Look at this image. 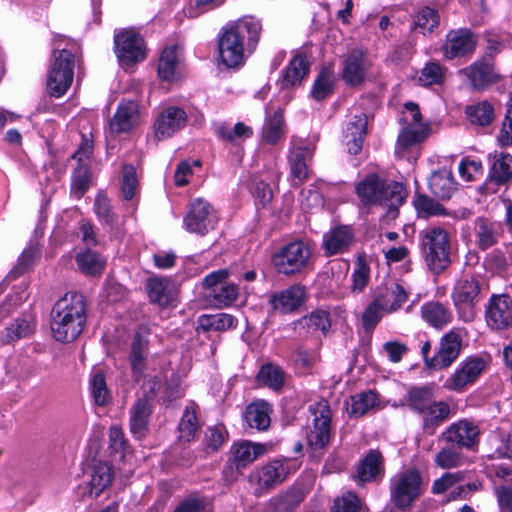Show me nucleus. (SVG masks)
<instances>
[{
  "label": "nucleus",
  "mask_w": 512,
  "mask_h": 512,
  "mask_svg": "<svg viewBox=\"0 0 512 512\" xmlns=\"http://www.w3.org/2000/svg\"><path fill=\"white\" fill-rule=\"evenodd\" d=\"M377 298L381 299L383 311L392 313L407 301L408 295L402 286L394 284L385 293L378 295Z\"/></svg>",
  "instance_id": "nucleus-50"
},
{
  "label": "nucleus",
  "mask_w": 512,
  "mask_h": 512,
  "mask_svg": "<svg viewBox=\"0 0 512 512\" xmlns=\"http://www.w3.org/2000/svg\"><path fill=\"white\" fill-rule=\"evenodd\" d=\"M217 131L221 138L230 142H237L239 140H244L253 136V128L245 125L242 122L236 123L233 128L221 125Z\"/></svg>",
  "instance_id": "nucleus-58"
},
{
  "label": "nucleus",
  "mask_w": 512,
  "mask_h": 512,
  "mask_svg": "<svg viewBox=\"0 0 512 512\" xmlns=\"http://www.w3.org/2000/svg\"><path fill=\"white\" fill-rule=\"evenodd\" d=\"M421 251L428 269L440 274L451 264L449 233L437 226H429L420 232Z\"/></svg>",
  "instance_id": "nucleus-5"
},
{
  "label": "nucleus",
  "mask_w": 512,
  "mask_h": 512,
  "mask_svg": "<svg viewBox=\"0 0 512 512\" xmlns=\"http://www.w3.org/2000/svg\"><path fill=\"white\" fill-rule=\"evenodd\" d=\"M428 187L437 198L450 199L457 190V183L450 170L445 168L434 171L428 179Z\"/></svg>",
  "instance_id": "nucleus-34"
},
{
  "label": "nucleus",
  "mask_w": 512,
  "mask_h": 512,
  "mask_svg": "<svg viewBox=\"0 0 512 512\" xmlns=\"http://www.w3.org/2000/svg\"><path fill=\"white\" fill-rule=\"evenodd\" d=\"M138 181L136 170L132 165H124L122 169L121 191L125 200H131L137 193Z\"/></svg>",
  "instance_id": "nucleus-60"
},
{
  "label": "nucleus",
  "mask_w": 512,
  "mask_h": 512,
  "mask_svg": "<svg viewBox=\"0 0 512 512\" xmlns=\"http://www.w3.org/2000/svg\"><path fill=\"white\" fill-rule=\"evenodd\" d=\"M90 393L98 406H106L112 400L111 392L107 387L105 374L94 371L90 378Z\"/></svg>",
  "instance_id": "nucleus-48"
},
{
  "label": "nucleus",
  "mask_w": 512,
  "mask_h": 512,
  "mask_svg": "<svg viewBox=\"0 0 512 512\" xmlns=\"http://www.w3.org/2000/svg\"><path fill=\"white\" fill-rule=\"evenodd\" d=\"M460 74L467 78L470 86L475 90H484L497 81V74L491 62L485 58L476 60L466 68L460 70Z\"/></svg>",
  "instance_id": "nucleus-21"
},
{
  "label": "nucleus",
  "mask_w": 512,
  "mask_h": 512,
  "mask_svg": "<svg viewBox=\"0 0 512 512\" xmlns=\"http://www.w3.org/2000/svg\"><path fill=\"white\" fill-rule=\"evenodd\" d=\"M312 250L302 240L289 242L271 255L273 268L282 275L294 276L302 273L309 265Z\"/></svg>",
  "instance_id": "nucleus-7"
},
{
  "label": "nucleus",
  "mask_w": 512,
  "mask_h": 512,
  "mask_svg": "<svg viewBox=\"0 0 512 512\" xmlns=\"http://www.w3.org/2000/svg\"><path fill=\"white\" fill-rule=\"evenodd\" d=\"M428 135V127L424 123H408L398 135L396 153L405 151L422 142Z\"/></svg>",
  "instance_id": "nucleus-40"
},
{
  "label": "nucleus",
  "mask_w": 512,
  "mask_h": 512,
  "mask_svg": "<svg viewBox=\"0 0 512 512\" xmlns=\"http://www.w3.org/2000/svg\"><path fill=\"white\" fill-rule=\"evenodd\" d=\"M330 326L329 314L326 311L317 310L296 321L294 323V330L300 336H308L314 335L317 332L326 334Z\"/></svg>",
  "instance_id": "nucleus-33"
},
{
  "label": "nucleus",
  "mask_w": 512,
  "mask_h": 512,
  "mask_svg": "<svg viewBox=\"0 0 512 512\" xmlns=\"http://www.w3.org/2000/svg\"><path fill=\"white\" fill-rule=\"evenodd\" d=\"M198 324L204 331H225L233 327L234 318L227 313L202 315L199 317Z\"/></svg>",
  "instance_id": "nucleus-52"
},
{
  "label": "nucleus",
  "mask_w": 512,
  "mask_h": 512,
  "mask_svg": "<svg viewBox=\"0 0 512 512\" xmlns=\"http://www.w3.org/2000/svg\"><path fill=\"white\" fill-rule=\"evenodd\" d=\"M287 374L281 366L268 362L261 365L258 370V384L263 385L273 392H280L285 386Z\"/></svg>",
  "instance_id": "nucleus-38"
},
{
  "label": "nucleus",
  "mask_w": 512,
  "mask_h": 512,
  "mask_svg": "<svg viewBox=\"0 0 512 512\" xmlns=\"http://www.w3.org/2000/svg\"><path fill=\"white\" fill-rule=\"evenodd\" d=\"M414 208L420 217L428 218L446 214V209L425 194H417L413 200Z\"/></svg>",
  "instance_id": "nucleus-53"
},
{
  "label": "nucleus",
  "mask_w": 512,
  "mask_h": 512,
  "mask_svg": "<svg viewBox=\"0 0 512 512\" xmlns=\"http://www.w3.org/2000/svg\"><path fill=\"white\" fill-rule=\"evenodd\" d=\"M467 457L462 453V449L455 445L442 447L434 456L435 466L444 469H454L465 464Z\"/></svg>",
  "instance_id": "nucleus-44"
},
{
  "label": "nucleus",
  "mask_w": 512,
  "mask_h": 512,
  "mask_svg": "<svg viewBox=\"0 0 512 512\" xmlns=\"http://www.w3.org/2000/svg\"><path fill=\"white\" fill-rule=\"evenodd\" d=\"M378 403V395L372 391H364L351 396L348 413L352 417H360L374 408Z\"/></svg>",
  "instance_id": "nucleus-49"
},
{
  "label": "nucleus",
  "mask_w": 512,
  "mask_h": 512,
  "mask_svg": "<svg viewBox=\"0 0 512 512\" xmlns=\"http://www.w3.org/2000/svg\"><path fill=\"white\" fill-rule=\"evenodd\" d=\"M452 298L460 318L465 322L474 319L475 306L480 299V284L474 277L460 279L453 289Z\"/></svg>",
  "instance_id": "nucleus-12"
},
{
  "label": "nucleus",
  "mask_w": 512,
  "mask_h": 512,
  "mask_svg": "<svg viewBox=\"0 0 512 512\" xmlns=\"http://www.w3.org/2000/svg\"><path fill=\"white\" fill-rule=\"evenodd\" d=\"M405 400L408 407L418 414L435 401L434 390L428 385L410 387Z\"/></svg>",
  "instance_id": "nucleus-43"
},
{
  "label": "nucleus",
  "mask_w": 512,
  "mask_h": 512,
  "mask_svg": "<svg viewBox=\"0 0 512 512\" xmlns=\"http://www.w3.org/2000/svg\"><path fill=\"white\" fill-rule=\"evenodd\" d=\"M479 427L468 420L450 424L439 436L438 441L455 445L461 449H472L479 442Z\"/></svg>",
  "instance_id": "nucleus-16"
},
{
  "label": "nucleus",
  "mask_w": 512,
  "mask_h": 512,
  "mask_svg": "<svg viewBox=\"0 0 512 512\" xmlns=\"http://www.w3.org/2000/svg\"><path fill=\"white\" fill-rule=\"evenodd\" d=\"M444 80V72L440 64L435 62L427 63L421 70L418 81L423 86L441 84Z\"/></svg>",
  "instance_id": "nucleus-61"
},
{
  "label": "nucleus",
  "mask_w": 512,
  "mask_h": 512,
  "mask_svg": "<svg viewBox=\"0 0 512 512\" xmlns=\"http://www.w3.org/2000/svg\"><path fill=\"white\" fill-rule=\"evenodd\" d=\"M491 168L490 180L496 185H503L512 178V156L508 153L495 152L489 155Z\"/></svg>",
  "instance_id": "nucleus-37"
},
{
  "label": "nucleus",
  "mask_w": 512,
  "mask_h": 512,
  "mask_svg": "<svg viewBox=\"0 0 512 512\" xmlns=\"http://www.w3.org/2000/svg\"><path fill=\"white\" fill-rule=\"evenodd\" d=\"M372 63L362 49H352L343 60L342 77L346 84L356 87L371 75Z\"/></svg>",
  "instance_id": "nucleus-17"
},
{
  "label": "nucleus",
  "mask_w": 512,
  "mask_h": 512,
  "mask_svg": "<svg viewBox=\"0 0 512 512\" xmlns=\"http://www.w3.org/2000/svg\"><path fill=\"white\" fill-rule=\"evenodd\" d=\"M503 232L502 224L485 217L475 220L474 235L479 249L486 250L498 243Z\"/></svg>",
  "instance_id": "nucleus-27"
},
{
  "label": "nucleus",
  "mask_w": 512,
  "mask_h": 512,
  "mask_svg": "<svg viewBox=\"0 0 512 512\" xmlns=\"http://www.w3.org/2000/svg\"><path fill=\"white\" fill-rule=\"evenodd\" d=\"M367 129V117L360 114L354 117V120L349 122L344 131L345 143L348 152L353 155L360 153L364 136Z\"/></svg>",
  "instance_id": "nucleus-35"
},
{
  "label": "nucleus",
  "mask_w": 512,
  "mask_h": 512,
  "mask_svg": "<svg viewBox=\"0 0 512 512\" xmlns=\"http://www.w3.org/2000/svg\"><path fill=\"white\" fill-rule=\"evenodd\" d=\"M139 122V107L135 101H123L109 123V132L113 135L128 133Z\"/></svg>",
  "instance_id": "nucleus-23"
},
{
  "label": "nucleus",
  "mask_w": 512,
  "mask_h": 512,
  "mask_svg": "<svg viewBox=\"0 0 512 512\" xmlns=\"http://www.w3.org/2000/svg\"><path fill=\"white\" fill-rule=\"evenodd\" d=\"M499 146L506 148L512 145V97L507 103L505 119L497 136Z\"/></svg>",
  "instance_id": "nucleus-64"
},
{
  "label": "nucleus",
  "mask_w": 512,
  "mask_h": 512,
  "mask_svg": "<svg viewBox=\"0 0 512 512\" xmlns=\"http://www.w3.org/2000/svg\"><path fill=\"white\" fill-rule=\"evenodd\" d=\"M183 223L188 232L203 236L215 228L217 216L209 202L196 198L190 202Z\"/></svg>",
  "instance_id": "nucleus-13"
},
{
  "label": "nucleus",
  "mask_w": 512,
  "mask_h": 512,
  "mask_svg": "<svg viewBox=\"0 0 512 512\" xmlns=\"http://www.w3.org/2000/svg\"><path fill=\"white\" fill-rule=\"evenodd\" d=\"M76 263L83 274L90 276L100 275L105 266V260L89 249L76 255Z\"/></svg>",
  "instance_id": "nucleus-47"
},
{
  "label": "nucleus",
  "mask_w": 512,
  "mask_h": 512,
  "mask_svg": "<svg viewBox=\"0 0 512 512\" xmlns=\"http://www.w3.org/2000/svg\"><path fill=\"white\" fill-rule=\"evenodd\" d=\"M485 318L493 330L512 327V298L507 294L493 295L486 307Z\"/></svg>",
  "instance_id": "nucleus-20"
},
{
  "label": "nucleus",
  "mask_w": 512,
  "mask_h": 512,
  "mask_svg": "<svg viewBox=\"0 0 512 512\" xmlns=\"http://www.w3.org/2000/svg\"><path fill=\"white\" fill-rule=\"evenodd\" d=\"M312 416L305 429L309 449L317 456L323 454L331 440L332 411L327 400H320L308 408Z\"/></svg>",
  "instance_id": "nucleus-6"
},
{
  "label": "nucleus",
  "mask_w": 512,
  "mask_h": 512,
  "mask_svg": "<svg viewBox=\"0 0 512 512\" xmlns=\"http://www.w3.org/2000/svg\"><path fill=\"white\" fill-rule=\"evenodd\" d=\"M384 458L377 449L369 450L359 462L356 477L360 483L379 481L384 475Z\"/></svg>",
  "instance_id": "nucleus-26"
},
{
  "label": "nucleus",
  "mask_w": 512,
  "mask_h": 512,
  "mask_svg": "<svg viewBox=\"0 0 512 512\" xmlns=\"http://www.w3.org/2000/svg\"><path fill=\"white\" fill-rule=\"evenodd\" d=\"M256 35V22L253 16H245L233 25L222 29L218 38L219 58L227 68H236L244 63L246 39Z\"/></svg>",
  "instance_id": "nucleus-3"
},
{
  "label": "nucleus",
  "mask_w": 512,
  "mask_h": 512,
  "mask_svg": "<svg viewBox=\"0 0 512 512\" xmlns=\"http://www.w3.org/2000/svg\"><path fill=\"white\" fill-rule=\"evenodd\" d=\"M383 305L381 299L377 297L367 306L362 315V325L366 331L374 329L378 324L383 314Z\"/></svg>",
  "instance_id": "nucleus-59"
},
{
  "label": "nucleus",
  "mask_w": 512,
  "mask_h": 512,
  "mask_svg": "<svg viewBox=\"0 0 512 512\" xmlns=\"http://www.w3.org/2000/svg\"><path fill=\"white\" fill-rule=\"evenodd\" d=\"M422 320L430 327L441 330L447 326L453 316L448 306L438 301H428L421 306Z\"/></svg>",
  "instance_id": "nucleus-30"
},
{
  "label": "nucleus",
  "mask_w": 512,
  "mask_h": 512,
  "mask_svg": "<svg viewBox=\"0 0 512 512\" xmlns=\"http://www.w3.org/2000/svg\"><path fill=\"white\" fill-rule=\"evenodd\" d=\"M310 71V61L305 53L297 51L282 73L280 85L282 89L300 86Z\"/></svg>",
  "instance_id": "nucleus-22"
},
{
  "label": "nucleus",
  "mask_w": 512,
  "mask_h": 512,
  "mask_svg": "<svg viewBox=\"0 0 512 512\" xmlns=\"http://www.w3.org/2000/svg\"><path fill=\"white\" fill-rule=\"evenodd\" d=\"M304 496L305 493L301 487L293 486L285 493L273 497L270 500V505L273 507V512H287L299 505Z\"/></svg>",
  "instance_id": "nucleus-46"
},
{
  "label": "nucleus",
  "mask_w": 512,
  "mask_h": 512,
  "mask_svg": "<svg viewBox=\"0 0 512 512\" xmlns=\"http://www.w3.org/2000/svg\"><path fill=\"white\" fill-rule=\"evenodd\" d=\"M187 123V113L177 106L162 108L153 124L154 136L157 140H165L183 129Z\"/></svg>",
  "instance_id": "nucleus-18"
},
{
  "label": "nucleus",
  "mask_w": 512,
  "mask_h": 512,
  "mask_svg": "<svg viewBox=\"0 0 512 512\" xmlns=\"http://www.w3.org/2000/svg\"><path fill=\"white\" fill-rule=\"evenodd\" d=\"M114 478L112 467L104 461L95 463L92 467L89 486L90 495L98 497L106 488H108Z\"/></svg>",
  "instance_id": "nucleus-39"
},
{
  "label": "nucleus",
  "mask_w": 512,
  "mask_h": 512,
  "mask_svg": "<svg viewBox=\"0 0 512 512\" xmlns=\"http://www.w3.org/2000/svg\"><path fill=\"white\" fill-rule=\"evenodd\" d=\"M231 453L232 465L224 469V474L228 477V472H230L232 479L233 468L239 472L256 459V445L246 440L239 441L232 446Z\"/></svg>",
  "instance_id": "nucleus-36"
},
{
  "label": "nucleus",
  "mask_w": 512,
  "mask_h": 512,
  "mask_svg": "<svg viewBox=\"0 0 512 512\" xmlns=\"http://www.w3.org/2000/svg\"><path fill=\"white\" fill-rule=\"evenodd\" d=\"M148 349V339L137 332L131 343L129 355L132 377L141 385L144 394L130 410V430L137 439L143 438L148 430L152 412L150 400L158 394L166 380L164 368L156 365L155 359L149 357Z\"/></svg>",
  "instance_id": "nucleus-1"
},
{
  "label": "nucleus",
  "mask_w": 512,
  "mask_h": 512,
  "mask_svg": "<svg viewBox=\"0 0 512 512\" xmlns=\"http://www.w3.org/2000/svg\"><path fill=\"white\" fill-rule=\"evenodd\" d=\"M290 474L289 463L286 460L275 459L264 465L258 476V492H269L280 485Z\"/></svg>",
  "instance_id": "nucleus-24"
},
{
  "label": "nucleus",
  "mask_w": 512,
  "mask_h": 512,
  "mask_svg": "<svg viewBox=\"0 0 512 512\" xmlns=\"http://www.w3.org/2000/svg\"><path fill=\"white\" fill-rule=\"evenodd\" d=\"M158 75L167 82H173L180 77L176 47L163 49L158 63Z\"/></svg>",
  "instance_id": "nucleus-41"
},
{
  "label": "nucleus",
  "mask_w": 512,
  "mask_h": 512,
  "mask_svg": "<svg viewBox=\"0 0 512 512\" xmlns=\"http://www.w3.org/2000/svg\"><path fill=\"white\" fill-rule=\"evenodd\" d=\"M89 182V165L87 163L78 164L72 174L71 192L77 198L82 197L89 188Z\"/></svg>",
  "instance_id": "nucleus-57"
},
{
  "label": "nucleus",
  "mask_w": 512,
  "mask_h": 512,
  "mask_svg": "<svg viewBox=\"0 0 512 512\" xmlns=\"http://www.w3.org/2000/svg\"><path fill=\"white\" fill-rule=\"evenodd\" d=\"M493 441L498 457L512 459V429L509 431L498 430Z\"/></svg>",
  "instance_id": "nucleus-63"
},
{
  "label": "nucleus",
  "mask_w": 512,
  "mask_h": 512,
  "mask_svg": "<svg viewBox=\"0 0 512 512\" xmlns=\"http://www.w3.org/2000/svg\"><path fill=\"white\" fill-rule=\"evenodd\" d=\"M423 492V478L417 469L404 470L391 479V501L399 509L410 508Z\"/></svg>",
  "instance_id": "nucleus-10"
},
{
  "label": "nucleus",
  "mask_w": 512,
  "mask_h": 512,
  "mask_svg": "<svg viewBox=\"0 0 512 512\" xmlns=\"http://www.w3.org/2000/svg\"><path fill=\"white\" fill-rule=\"evenodd\" d=\"M353 242V233L348 226H338L323 237V249L326 256L344 253Z\"/></svg>",
  "instance_id": "nucleus-29"
},
{
  "label": "nucleus",
  "mask_w": 512,
  "mask_h": 512,
  "mask_svg": "<svg viewBox=\"0 0 512 512\" xmlns=\"http://www.w3.org/2000/svg\"><path fill=\"white\" fill-rule=\"evenodd\" d=\"M146 286L150 301L160 306L170 305L176 298V287L174 283L167 278H150Z\"/></svg>",
  "instance_id": "nucleus-31"
},
{
  "label": "nucleus",
  "mask_w": 512,
  "mask_h": 512,
  "mask_svg": "<svg viewBox=\"0 0 512 512\" xmlns=\"http://www.w3.org/2000/svg\"><path fill=\"white\" fill-rule=\"evenodd\" d=\"M485 369V362L480 357H468L445 380L444 388L449 391L462 392L473 384Z\"/></svg>",
  "instance_id": "nucleus-15"
},
{
  "label": "nucleus",
  "mask_w": 512,
  "mask_h": 512,
  "mask_svg": "<svg viewBox=\"0 0 512 512\" xmlns=\"http://www.w3.org/2000/svg\"><path fill=\"white\" fill-rule=\"evenodd\" d=\"M334 75L330 69L323 68L314 81L311 95L315 100H323L333 91Z\"/></svg>",
  "instance_id": "nucleus-54"
},
{
  "label": "nucleus",
  "mask_w": 512,
  "mask_h": 512,
  "mask_svg": "<svg viewBox=\"0 0 512 512\" xmlns=\"http://www.w3.org/2000/svg\"><path fill=\"white\" fill-rule=\"evenodd\" d=\"M284 119L280 107L267 109V120L263 128L262 139L268 144H275L283 135Z\"/></svg>",
  "instance_id": "nucleus-42"
},
{
  "label": "nucleus",
  "mask_w": 512,
  "mask_h": 512,
  "mask_svg": "<svg viewBox=\"0 0 512 512\" xmlns=\"http://www.w3.org/2000/svg\"><path fill=\"white\" fill-rule=\"evenodd\" d=\"M463 335L464 331L461 328H453L444 334L436 354L429 361L428 368L441 370L451 366L461 352Z\"/></svg>",
  "instance_id": "nucleus-14"
},
{
  "label": "nucleus",
  "mask_w": 512,
  "mask_h": 512,
  "mask_svg": "<svg viewBox=\"0 0 512 512\" xmlns=\"http://www.w3.org/2000/svg\"><path fill=\"white\" fill-rule=\"evenodd\" d=\"M115 53L120 65L127 69L146 58L143 38L134 29H124L114 36Z\"/></svg>",
  "instance_id": "nucleus-11"
},
{
  "label": "nucleus",
  "mask_w": 512,
  "mask_h": 512,
  "mask_svg": "<svg viewBox=\"0 0 512 512\" xmlns=\"http://www.w3.org/2000/svg\"><path fill=\"white\" fill-rule=\"evenodd\" d=\"M94 212L98 220L108 226L111 231L118 232L120 229L118 216L114 213L112 205L108 197L99 193L94 202Z\"/></svg>",
  "instance_id": "nucleus-45"
},
{
  "label": "nucleus",
  "mask_w": 512,
  "mask_h": 512,
  "mask_svg": "<svg viewBox=\"0 0 512 512\" xmlns=\"http://www.w3.org/2000/svg\"><path fill=\"white\" fill-rule=\"evenodd\" d=\"M198 427L197 415L194 408L186 407L178 426L179 439L185 442L191 441L194 439Z\"/></svg>",
  "instance_id": "nucleus-55"
},
{
  "label": "nucleus",
  "mask_w": 512,
  "mask_h": 512,
  "mask_svg": "<svg viewBox=\"0 0 512 512\" xmlns=\"http://www.w3.org/2000/svg\"><path fill=\"white\" fill-rule=\"evenodd\" d=\"M87 319L85 297L76 291L65 293L53 306L51 330L63 343L74 341L83 331Z\"/></svg>",
  "instance_id": "nucleus-2"
},
{
  "label": "nucleus",
  "mask_w": 512,
  "mask_h": 512,
  "mask_svg": "<svg viewBox=\"0 0 512 512\" xmlns=\"http://www.w3.org/2000/svg\"><path fill=\"white\" fill-rule=\"evenodd\" d=\"M356 193L364 205H383L393 209H397L406 198L403 184L375 173L368 174L356 185Z\"/></svg>",
  "instance_id": "nucleus-4"
},
{
  "label": "nucleus",
  "mask_w": 512,
  "mask_h": 512,
  "mask_svg": "<svg viewBox=\"0 0 512 512\" xmlns=\"http://www.w3.org/2000/svg\"><path fill=\"white\" fill-rule=\"evenodd\" d=\"M418 415L421 417L424 433L433 435L437 428L450 418L451 407L444 401L435 400Z\"/></svg>",
  "instance_id": "nucleus-28"
},
{
  "label": "nucleus",
  "mask_w": 512,
  "mask_h": 512,
  "mask_svg": "<svg viewBox=\"0 0 512 512\" xmlns=\"http://www.w3.org/2000/svg\"><path fill=\"white\" fill-rule=\"evenodd\" d=\"M230 271L220 269L206 275L202 280L204 297L210 306L226 308L231 306L239 296L238 286L230 281Z\"/></svg>",
  "instance_id": "nucleus-8"
},
{
  "label": "nucleus",
  "mask_w": 512,
  "mask_h": 512,
  "mask_svg": "<svg viewBox=\"0 0 512 512\" xmlns=\"http://www.w3.org/2000/svg\"><path fill=\"white\" fill-rule=\"evenodd\" d=\"M32 332V325L26 319H16L10 326L5 329L3 339L5 342H13L20 338L26 337Z\"/></svg>",
  "instance_id": "nucleus-62"
},
{
  "label": "nucleus",
  "mask_w": 512,
  "mask_h": 512,
  "mask_svg": "<svg viewBox=\"0 0 512 512\" xmlns=\"http://www.w3.org/2000/svg\"><path fill=\"white\" fill-rule=\"evenodd\" d=\"M305 296V289L300 285H293L279 294H273L269 297V303L274 310L287 313L298 308Z\"/></svg>",
  "instance_id": "nucleus-32"
},
{
  "label": "nucleus",
  "mask_w": 512,
  "mask_h": 512,
  "mask_svg": "<svg viewBox=\"0 0 512 512\" xmlns=\"http://www.w3.org/2000/svg\"><path fill=\"white\" fill-rule=\"evenodd\" d=\"M477 43V35L468 28L450 30L443 45L444 57L452 60L470 55L475 51Z\"/></svg>",
  "instance_id": "nucleus-19"
},
{
  "label": "nucleus",
  "mask_w": 512,
  "mask_h": 512,
  "mask_svg": "<svg viewBox=\"0 0 512 512\" xmlns=\"http://www.w3.org/2000/svg\"><path fill=\"white\" fill-rule=\"evenodd\" d=\"M75 56L67 49L55 50L47 74V89L54 97L63 96L74 78Z\"/></svg>",
  "instance_id": "nucleus-9"
},
{
  "label": "nucleus",
  "mask_w": 512,
  "mask_h": 512,
  "mask_svg": "<svg viewBox=\"0 0 512 512\" xmlns=\"http://www.w3.org/2000/svg\"><path fill=\"white\" fill-rule=\"evenodd\" d=\"M466 115L472 124L487 126L492 123L495 113L493 105L488 101H481L466 108Z\"/></svg>",
  "instance_id": "nucleus-51"
},
{
  "label": "nucleus",
  "mask_w": 512,
  "mask_h": 512,
  "mask_svg": "<svg viewBox=\"0 0 512 512\" xmlns=\"http://www.w3.org/2000/svg\"><path fill=\"white\" fill-rule=\"evenodd\" d=\"M439 19L437 10L425 6L416 13L414 25L421 29L423 34L431 33L439 25Z\"/></svg>",
  "instance_id": "nucleus-56"
},
{
  "label": "nucleus",
  "mask_w": 512,
  "mask_h": 512,
  "mask_svg": "<svg viewBox=\"0 0 512 512\" xmlns=\"http://www.w3.org/2000/svg\"><path fill=\"white\" fill-rule=\"evenodd\" d=\"M313 157V149L309 146H297L289 156L290 175L295 186L301 185L310 176L309 163Z\"/></svg>",
  "instance_id": "nucleus-25"
}]
</instances>
